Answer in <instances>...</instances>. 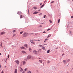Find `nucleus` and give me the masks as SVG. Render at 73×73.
<instances>
[{
    "label": "nucleus",
    "instance_id": "obj_1",
    "mask_svg": "<svg viewBox=\"0 0 73 73\" xmlns=\"http://www.w3.org/2000/svg\"><path fill=\"white\" fill-rule=\"evenodd\" d=\"M28 33H24L23 34V37H26L27 36H28Z\"/></svg>",
    "mask_w": 73,
    "mask_h": 73
},
{
    "label": "nucleus",
    "instance_id": "obj_2",
    "mask_svg": "<svg viewBox=\"0 0 73 73\" xmlns=\"http://www.w3.org/2000/svg\"><path fill=\"white\" fill-rule=\"evenodd\" d=\"M34 40H35V41H36V40H30L31 42V41L32 42H31V44H35V43H34V42H35L34 41Z\"/></svg>",
    "mask_w": 73,
    "mask_h": 73
},
{
    "label": "nucleus",
    "instance_id": "obj_3",
    "mask_svg": "<svg viewBox=\"0 0 73 73\" xmlns=\"http://www.w3.org/2000/svg\"><path fill=\"white\" fill-rule=\"evenodd\" d=\"M15 62L17 63V65H19L20 62H19V61L18 60H16L15 61Z\"/></svg>",
    "mask_w": 73,
    "mask_h": 73
},
{
    "label": "nucleus",
    "instance_id": "obj_4",
    "mask_svg": "<svg viewBox=\"0 0 73 73\" xmlns=\"http://www.w3.org/2000/svg\"><path fill=\"white\" fill-rule=\"evenodd\" d=\"M5 33H6L5 32H4V31H3V32H2L1 33L0 35H5Z\"/></svg>",
    "mask_w": 73,
    "mask_h": 73
},
{
    "label": "nucleus",
    "instance_id": "obj_5",
    "mask_svg": "<svg viewBox=\"0 0 73 73\" xmlns=\"http://www.w3.org/2000/svg\"><path fill=\"white\" fill-rule=\"evenodd\" d=\"M33 53H34V54H37V51L36 50H34L33 51Z\"/></svg>",
    "mask_w": 73,
    "mask_h": 73
},
{
    "label": "nucleus",
    "instance_id": "obj_6",
    "mask_svg": "<svg viewBox=\"0 0 73 73\" xmlns=\"http://www.w3.org/2000/svg\"><path fill=\"white\" fill-rule=\"evenodd\" d=\"M31 56L29 55L27 57V58L29 59H31Z\"/></svg>",
    "mask_w": 73,
    "mask_h": 73
},
{
    "label": "nucleus",
    "instance_id": "obj_7",
    "mask_svg": "<svg viewBox=\"0 0 73 73\" xmlns=\"http://www.w3.org/2000/svg\"><path fill=\"white\" fill-rule=\"evenodd\" d=\"M22 53H23V54H27V53H26V52H25V51L24 50H23L22 51Z\"/></svg>",
    "mask_w": 73,
    "mask_h": 73
},
{
    "label": "nucleus",
    "instance_id": "obj_8",
    "mask_svg": "<svg viewBox=\"0 0 73 73\" xmlns=\"http://www.w3.org/2000/svg\"><path fill=\"white\" fill-rule=\"evenodd\" d=\"M17 13L18 15H21V12L20 11H18L17 12Z\"/></svg>",
    "mask_w": 73,
    "mask_h": 73
},
{
    "label": "nucleus",
    "instance_id": "obj_9",
    "mask_svg": "<svg viewBox=\"0 0 73 73\" xmlns=\"http://www.w3.org/2000/svg\"><path fill=\"white\" fill-rule=\"evenodd\" d=\"M20 48L22 49H25V47H24V46L21 47Z\"/></svg>",
    "mask_w": 73,
    "mask_h": 73
},
{
    "label": "nucleus",
    "instance_id": "obj_10",
    "mask_svg": "<svg viewBox=\"0 0 73 73\" xmlns=\"http://www.w3.org/2000/svg\"><path fill=\"white\" fill-rule=\"evenodd\" d=\"M37 13H38V12L37 11H35L33 13V14H37Z\"/></svg>",
    "mask_w": 73,
    "mask_h": 73
},
{
    "label": "nucleus",
    "instance_id": "obj_11",
    "mask_svg": "<svg viewBox=\"0 0 73 73\" xmlns=\"http://www.w3.org/2000/svg\"><path fill=\"white\" fill-rule=\"evenodd\" d=\"M17 69H15V71L14 72V73H17Z\"/></svg>",
    "mask_w": 73,
    "mask_h": 73
},
{
    "label": "nucleus",
    "instance_id": "obj_12",
    "mask_svg": "<svg viewBox=\"0 0 73 73\" xmlns=\"http://www.w3.org/2000/svg\"><path fill=\"white\" fill-rule=\"evenodd\" d=\"M24 46L25 47H26V48H27V46H28V45H27V44H25V45H24Z\"/></svg>",
    "mask_w": 73,
    "mask_h": 73
},
{
    "label": "nucleus",
    "instance_id": "obj_13",
    "mask_svg": "<svg viewBox=\"0 0 73 73\" xmlns=\"http://www.w3.org/2000/svg\"><path fill=\"white\" fill-rule=\"evenodd\" d=\"M39 62L40 63H42V61L41 60H39Z\"/></svg>",
    "mask_w": 73,
    "mask_h": 73
},
{
    "label": "nucleus",
    "instance_id": "obj_14",
    "mask_svg": "<svg viewBox=\"0 0 73 73\" xmlns=\"http://www.w3.org/2000/svg\"><path fill=\"white\" fill-rule=\"evenodd\" d=\"M42 48L43 50H45V47H44V46L42 47Z\"/></svg>",
    "mask_w": 73,
    "mask_h": 73
},
{
    "label": "nucleus",
    "instance_id": "obj_15",
    "mask_svg": "<svg viewBox=\"0 0 73 73\" xmlns=\"http://www.w3.org/2000/svg\"><path fill=\"white\" fill-rule=\"evenodd\" d=\"M20 69H21V70H20L21 72V71H23V68H20Z\"/></svg>",
    "mask_w": 73,
    "mask_h": 73
},
{
    "label": "nucleus",
    "instance_id": "obj_16",
    "mask_svg": "<svg viewBox=\"0 0 73 73\" xmlns=\"http://www.w3.org/2000/svg\"><path fill=\"white\" fill-rule=\"evenodd\" d=\"M66 60H64L63 61V62L64 64H66Z\"/></svg>",
    "mask_w": 73,
    "mask_h": 73
},
{
    "label": "nucleus",
    "instance_id": "obj_17",
    "mask_svg": "<svg viewBox=\"0 0 73 73\" xmlns=\"http://www.w3.org/2000/svg\"><path fill=\"white\" fill-rule=\"evenodd\" d=\"M26 63L25 62L23 61V65H25V64Z\"/></svg>",
    "mask_w": 73,
    "mask_h": 73
},
{
    "label": "nucleus",
    "instance_id": "obj_18",
    "mask_svg": "<svg viewBox=\"0 0 73 73\" xmlns=\"http://www.w3.org/2000/svg\"><path fill=\"white\" fill-rule=\"evenodd\" d=\"M29 49L30 52H31V51H32V49H31V48H29Z\"/></svg>",
    "mask_w": 73,
    "mask_h": 73
},
{
    "label": "nucleus",
    "instance_id": "obj_19",
    "mask_svg": "<svg viewBox=\"0 0 73 73\" xmlns=\"http://www.w3.org/2000/svg\"><path fill=\"white\" fill-rule=\"evenodd\" d=\"M52 29V28H49V29H48L47 30V31H50V29Z\"/></svg>",
    "mask_w": 73,
    "mask_h": 73
},
{
    "label": "nucleus",
    "instance_id": "obj_20",
    "mask_svg": "<svg viewBox=\"0 0 73 73\" xmlns=\"http://www.w3.org/2000/svg\"><path fill=\"white\" fill-rule=\"evenodd\" d=\"M50 52V50H48L47 51V53H49Z\"/></svg>",
    "mask_w": 73,
    "mask_h": 73
},
{
    "label": "nucleus",
    "instance_id": "obj_21",
    "mask_svg": "<svg viewBox=\"0 0 73 73\" xmlns=\"http://www.w3.org/2000/svg\"><path fill=\"white\" fill-rule=\"evenodd\" d=\"M20 18V19H22V18H23V15H21Z\"/></svg>",
    "mask_w": 73,
    "mask_h": 73
},
{
    "label": "nucleus",
    "instance_id": "obj_22",
    "mask_svg": "<svg viewBox=\"0 0 73 73\" xmlns=\"http://www.w3.org/2000/svg\"><path fill=\"white\" fill-rule=\"evenodd\" d=\"M39 46H40V47H42V45H41V44H39Z\"/></svg>",
    "mask_w": 73,
    "mask_h": 73
},
{
    "label": "nucleus",
    "instance_id": "obj_23",
    "mask_svg": "<svg viewBox=\"0 0 73 73\" xmlns=\"http://www.w3.org/2000/svg\"><path fill=\"white\" fill-rule=\"evenodd\" d=\"M33 8L34 9H37V7H34Z\"/></svg>",
    "mask_w": 73,
    "mask_h": 73
},
{
    "label": "nucleus",
    "instance_id": "obj_24",
    "mask_svg": "<svg viewBox=\"0 0 73 73\" xmlns=\"http://www.w3.org/2000/svg\"><path fill=\"white\" fill-rule=\"evenodd\" d=\"M60 19H59L58 21V23H60Z\"/></svg>",
    "mask_w": 73,
    "mask_h": 73
},
{
    "label": "nucleus",
    "instance_id": "obj_25",
    "mask_svg": "<svg viewBox=\"0 0 73 73\" xmlns=\"http://www.w3.org/2000/svg\"><path fill=\"white\" fill-rule=\"evenodd\" d=\"M51 36V35L50 34H49L48 35V37H50V36Z\"/></svg>",
    "mask_w": 73,
    "mask_h": 73
},
{
    "label": "nucleus",
    "instance_id": "obj_26",
    "mask_svg": "<svg viewBox=\"0 0 73 73\" xmlns=\"http://www.w3.org/2000/svg\"><path fill=\"white\" fill-rule=\"evenodd\" d=\"M27 73H31V72L30 71H28L27 72Z\"/></svg>",
    "mask_w": 73,
    "mask_h": 73
},
{
    "label": "nucleus",
    "instance_id": "obj_27",
    "mask_svg": "<svg viewBox=\"0 0 73 73\" xmlns=\"http://www.w3.org/2000/svg\"><path fill=\"white\" fill-rule=\"evenodd\" d=\"M70 61V59H68L67 60V62H69Z\"/></svg>",
    "mask_w": 73,
    "mask_h": 73
},
{
    "label": "nucleus",
    "instance_id": "obj_28",
    "mask_svg": "<svg viewBox=\"0 0 73 73\" xmlns=\"http://www.w3.org/2000/svg\"><path fill=\"white\" fill-rule=\"evenodd\" d=\"M47 62L48 64H49L50 63V62L48 60L47 61Z\"/></svg>",
    "mask_w": 73,
    "mask_h": 73
},
{
    "label": "nucleus",
    "instance_id": "obj_29",
    "mask_svg": "<svg viewBox=\"0 0 73 73\" xmlns=\"http://www.w3.org/2000/svg\"><path fill=\"white\" fill-rule=\"evenodd\" d=\"M44 5H43L41 6V7H40V8H42V7H44Z\"/></svg>",
    "mask_w": 73,
    "mask_h": 73
},
{
    "label": "nucleus",
    "instance_id": "obj_30",
    "mask_svg": "<svg viewBox=\"0 0 73 73\" xmlns=\"http://www.w3.org/2000/svg\"><path fill=\"white\" fill-rule=\"evenodd\" d=\"M27 69H27V68L25 69V71H27Z\"/></svg>",
    "mask_w": 73,
    "mask_h": 73
},
{
    "label": "nucleus",
    "instance_id": "obj_31",
    "mask_svg": "<svg viewBox=\"0 0 73 73\" xmlns=\"http://www.w3.org/2000/svg\"><path fill=\"white\" fill-rule=\"evenodd\" d=\"M54 3V1H53L51 2V3Z\"/></svg>",
    "mask_w": 73,
    "mask_h": 73
},
{
    "label": "nucleus",
    "instance_id": "obj_32",
    "mask_svg": "<svg viewBox=\"0 0 73 73\" xmlns=\"http://www.w3.org/2000/svg\"><path fill=\"white\" fill-rule=\"evenodd\" d=\"M23 33V31H22L20 32V34H22V33Z\"/></svg>",
    "mask_w": 73,
    "mask_h": 73
},
{
    "label": "nucleus",
    "instance_id": "obj_33",
    "mask_svg": "<svg viewBox=\"0 0 73 73\" xmlns=\"http://www.w3.org/2000/svg\"><path fill=\"white\" fill-rule=\"evenodd\" d=\"M49 21H50V23H52V21L50 20Z\"/></svg>",
    "mask_w": 73,
    "mask_h": 73
},
{
    "label": "nucleus",
    "instance_id": "obj_34",
    "mask_svg": "<svg viewBox=\"0 0 73 73\" xmlns=\"http://www.w3.org/2000/svg\"><path fill=\"white\" fill-rule=\"evenodd\" d=\"M16 32V30H14L13 31V32L14 33V32Z\"/></svg>",
    "mask_w": 73,
    "mask_h": 73
},
{
    "label": "nucleus",
    "instance_id": "obj_35",
    "mask_svg": "<svg viewBox=\"0 0 73 73\" xmlns=\"http://www.w3.org/2000/svg\"><path fill=\"white\" fill-rule=\"evenodd\" d=\"M45 17H46V15H44V18H45Z\"/></svg>",
    "mask_w": 73,
    "mask_h": 73
},
{
    "label": "nucleus",
    "instance_id": "obj_36",
    "mask_svg": "<svg viewBox=\"0 0 73 73\" xmlns=\"http://www.w3.org/2000/svg\"><path fill=\"white\" fill-rule=\"evenodd\" d=\"M71 18H72V19H73V16H71Z\"/></svg>",
    "mask_w": 73,
    "mask_h": 73
},
{
    "label": "nucleus",
    "instance_id": "obj_37",
    "mask_svg": "<svg viewBox=\"0 0 73 73\" xmlns=\"http://www.w3.org/2000/svg\"><path fill=\"white\" fill-rule=\"evenodd\" d=\"M13 37H14L15 36H16V34H14L13 35Z\"/></svg>",
    "mask_w": 73,
    "mask_h": 73
},
{
    "label": "nucleus",
    "instance_id": "obj_38",
    "mask_svg": "<svg viewBox=\"0 0 73 73\" xmlns=\"http://www.w3.org/2000/svg\"><path fill=\"white\" fill-rule=\"evenodd\" d=\"M47 39H45V40L44 41V42H45V41H46V40Z\"/></svg>",
    "mask_w": 73,
    "mask_h": 73
},
{
    "label": "nucleus",
    "instance_id": "obj_39",
    "mask_svg": "<svg viewBox=\"0 0 73 73\" xmlns=\"http://www.w3.org/2000/svg\"><path fill=\"white\" fill-rule=\"evenodd\" d=\"M9 55H8V58H9Z\"/></svg>",
    "mask_w": 73,
    "mask_h": 73
},
{
    "label": "nucleus",
    "instance_id": "obj_40",
    "mask_svg": "<svg viewBox=\"0 0 73 73\" xmlns=\"http://www.w3.org/2000/svg\"><path fill=\"white\" fill-rule=\"evenodd\" d=\"M28 12H29V9L28 10Z\"/></svg>",
    "mask_w": 73,
    "mask_h": 73
},
{
    "label": "nucleus",
    "instance_id": "obj_41",
    "mask_svg": "<svg viewBox=\"0 0 73 73\" xmlns=\"http://www.w3.org/2000/svg\"><path fill=\"white\" fill-rule=\"evenodd\" d=\"M42 15V13H40V14H39V15Z\"/></svg>",
    "mask_w": 73,
    "mask_h": 73
},
{
    "label": "nucleus",
    "instance_id": "obj_42",
    "mask_svg": "<svg viewBox=\"0 0 73 73\" xmlns=\"http://www.w3.org/2000/svg\"><path fill=\"white\" fill-rule=\"evenodd\" d=\"M43 33H46V32H45V31H44V32H43Z\"/></svg>",
    "mask_w": 73,
    "mask_h": 73
},
{
    "label": "nucleus",
    "instance_id": "obj_43",
    "mask_svg": "<svg viewBox=\"0 0 73 73\" xmlns=\"http://www.w3.org/2000/svg\"><path fill=\"white\" fill-rule=\"evenodd\" d=\"M1 46H2V44L1 43Z\"/></svg>",
    "mask_w": 73,
    "mask_h": 73
},
{
    "label": "nucleus",
    "instance_id": "obj_44",
    "mask_svg": "<svg viewBox=\"0 0 73 73\" xmlns=\"http://www.w3.org/2000/svg\"><path fill=\"white\" fill-rule=\"evenodd\" d=\"M41 11V10H40V9L38 10V11Z\"/></svg>",
    "mask_w": 73,
    "mask_h": 73
},
{
    "label": "nucleus",
    "instance_id": "obj_45",
    "mask_svg": "<svg viewBox=\"0 0 73 73\" xmlns=\"http://www.w3.org/2000/svg\"><path fill=\"white\" fill-rule=\"evenodd\" d=\"M70 34H71V31L70 32Z\"/></svg>",
    "mask_w": 73,
    "mask_h": 73
},
{
    "label": "nucleus",
    "instance_id": "obj_46",
    "mask_svg": "<svg viewBox=\"0 0 73 73\" xmlns=\"http://www.w3.org/2000/svg\"><path fill=\"white\" fill-rule=\"evenodd\" d=\"M40 41V40H37V41Z\"/></svg>",
    "mask_w": 73,
    "mask_h": 73
},
{
    "label": "nucleus",
    "instance_id": "obj_47",
    "mask_svg": "<svg viewBox=\"0 0 73 73\" xmlns=\"http://www.w3.org/2000/svg\"><path fill=\"white\" fill-rule=\"evenodd\" d=\"M40 27H42V25H40Z\"/></svg>",
    "mask_w": 73,
    "mask_h": 73
},
{
    "label": "nucleus",
    "instance_id": "obj_48",
    "mask_svg": "<svg viewBox=\"0 0 73 73\" xmlns=\"http://www.w3.org/2000/svg\"><path fill=\"white\" fill-rule=\"evenodd\" d=\"M8 60V58H7V59H6V60Z\"/></svg>",
    "mask_w": 73,
    "mask_h": 73
},
{
    "label": "nucleus",
    "instance_id": "obj_49",
    "mask_svg": "<svg viewBox=\"0 0 73 73\" xmlns=\"http://www.w3.org/2000/svg\"><path fill=\"white\" fill-rule=\"evenodd\" d=\"M25 73V72H23V73Z\"/></svg>",
    "mask_w": 73,
    "mask_h": 73
},
{
    "label": "nucleus",
    "instance_id": "obj_50",
    "mask_svg": "<svg viewBox=\"0 0 73 73\" xmlns=\"http://www.w3.org/2000/svg\"><path fill=\"white\" fill-rule=\"evenodd\" d=\"M3 71H2V72H1V73H3Z\"/></svg>",
    "mask_w": 73,
    "mask_h": 73
},
{
    "label": "nucleus",
    "instance_id": "obj_51",
    "mask_svg": "<svg viewBox=\"0 0 73 73\" xmlns=\"http://www.w3.org/2000/svg\"><path fill=\"white\" fill-rule=\"evenodd\" d=\"M41 4H42V3H40V5H41Z\"/></svg>",
    "mask_w": 73,
    "mask_h": 73
},
{
    "label": "nucleus",
    "instance_id": "obj_52",
    "mask_svg": "<svg viewBox=\"0 0 73 73\" xmlns=\"http://www.w3.org/2000/svg\"><path fill=\"white\" fill-rule=\"evenodd\" d=\"M0 55H1V53H0Z\"/></svg>",
    "mask_w": 73,
    "mask_h": 73
},
{
    "label": "nucleus",
    "instance_id": "obj_53",
    "mask_svg": "<svg viewBox=\"0 0 73 73\" xmlns=\"http://www.w3.org/2000/svg\"><path fill=\"white\" fill-rule=\"evenodd\" d=\"M0 68H1V65H0Z\"/></svg>",
    "mask_w": 73,
    "mask_h": 73
},
{
    "label": "nucleus",
    "instance_id": "obj_54",
    "mask_svg": "<svg viewBox=\"0 0 73 73\" xmlns=\"http://www.w3.org/2000/svg\"><path fill=\"white\" fill-rule=\"evenodd\" d=\"M45 3V1H44V3Z\"/></svg>",
    "mask_w": 73,
    "mask_h": 73
},
{
    "label": "nucleus",
    "instance_id": "obj_55",
    "mask_svg": "<svg viewBox=\"0 0 73 73\" xmlns=\"http://www.w3.org/2000/svg\"><path fill=\"white\" fill-rule=\"evenodd\" d=\"M39 60H40V58H39Z\"/></svg>",
    "mask_w": 73,
    "mask_h": 73
},
{
    "label": "nucleus",
    "instance_id": "obj_56",
    "mask_svg": "<svg viewBox=\"0 0 73 73\" xmlns=\"http://www.w3.org/2000/svg\"><path fill=\"white\" fill-rule=\"evenodd\" d=\"M72 1H73V0H72Z\"/></svg>",
    "mask_w": 73,
    "mask_h": 73
},
{
    "label": "nucleus",
    "instance_id": "obj_57",
    "mask_svg": "<svg viewBox=\"0 0 73 73\" xmlns=\"http://www.w3.org/2000/svg\"><path fill=\"white\" fill-rule=\"evenodd\" d=\"M47 38H48V37H47Z\"/></svg>",
    "mask_w": 73,
    "mask_h": 73
},
{
    "label": "nucleus",
    "instance_id": "obj_58",
    "mask_svg": "<svg viewBox=\"0 0 73 73\" xmlns=\"http://www.w3.org/2000/svg\"><path fill=\"white\" fill-rule=\"evenodd\" d=\"M3 73H4L3 72Z\"/></svg>",
    "mask_w": 73,
    "mask_h": 73
}]
</instances>
